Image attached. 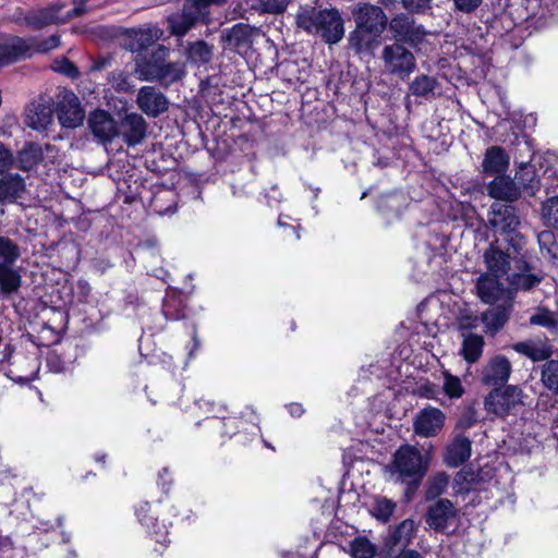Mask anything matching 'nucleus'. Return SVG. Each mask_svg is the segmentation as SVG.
Wrapping results in <instances>:
<instances>
[{
	"mask_svg": "<svg viewBox=\"0 0 558 558\" xmlns=\"http://www.w3.org/2000/svg\"><path fill=\"white\" fill-rule=\"evenodd\" d=\"M295 22L298 27L306 33L319 34L328 45L338 44L344 36L343 19L336 8L301 7L296 13Z\"/></svg>",
	"mask_w": 558,
	"mask_h": 558,
	"instance_id": "nucleus-1",
	"label": "nucleus"
},
{
	"mask_svg": "<svg viewBox=\"0 0 558 558\" xmlns=\"http://www.w3.org/2000/svg\"><path fill=\"white\" fill-rule=\"evenodd\" d=\"M356 27L349 36V43L357 52L372 48L375 38L379 37L387 25V16L381 8L368 3H360L352 11Z\"/></svg>",
	"mask_w": 558,
	"mask_h": 558,
	"instance_id": "nucleus-2",
	"label": "nucleus"
},
{
	"mask_svg": "<svg viewBox=\"0 0 558 558\" xmlns=\"http://www.w3.org/2000/svg\"><path fill=\"white\" fill-rule=\"evenodd\" d=\"M428 459L414 446L403 445L386 465V473L395 483H417L426 474Z\"/></svg>",
	"mask_w": 558,
	"mask_h": 558,
	"instance_id": "nucleus-3",
	"label": "nucleus"
},
{
	"mask_svg": "<svg viewBox=\"0 0 558 558\" xmlns=\"http://www.w3.org/2000/svg\"><path fill=\"white\" fill-rule=\"evenodd\" d=\"M60 44L57 35H51L43 41L35 38L9 37L0 43V66L31 58L36 52H47Z\"/></svg>",
	"mask_w": 558,
	"mask_h": 558,
	"instance_id": "nucleus-4",
	"label": "nucleus"
},
{
	"mask_svg": "<svg viewBox=\"0 0 558 558\" xmlns=\"http://www.w3.org/2000/svg\"><path fill=\"white\" fill-rule=\"evenodd\" d=\"M226 2L227 0H185L182 11L168 19L171 33L183 36L195 25L208 23L210 5H223Z\"/></svg>",
	"mask_w": 558,
	"mask_h": 558,
	"instance_id": "nucleus-5",
	"label": "nucleus"
},
{
	"mask_svg": "<svg viewBox=\"0 0 558 558\" xmlns=\"http://www.w3.org/2000/svg\"><path fill=\"white\" fill-rule=\"evenodd\" d=\"M381 59L386 71L402 80L409 77L416 68L413 52L398 41L383 48Z\"/></svg>",
	"mask_w": 558,
	"mask_h": 558,
	"instance_id": "nucleus-6",
	"label": "nucleus"
},
{
	"mask_svg": "<svg viewBox=\"0 0 558 558\" xmlns=\"http://www.w3.org/2000/svg\"><path fill=\"white\" fill-rule=\"evenodd\" d=\"M523 391L517 386H507L505 389H494L485 398V410L496 416L505 417L515 414L523 404Z\"/></svg>",
	"mask_w": 558,
	"mask_h": 558,
	"instance_id": "nucleus-7",
	"label": "nucleus"
},
{
	"mask_svg": "<svg viewBox=\"0 0 558 558\" xmlns=\"http://www.w3.org/2000/svg\"><path fill=\"white\" fill-rule=\"evenodd\" d=\"M425 520L432 530L449 533L457 527L458 509L449 499H438L428 507Z\"/></svg>",
	"mask_w": 558,
	"mask_h": 558,
	"instance_id": "nucleus-8",
	"label": "nucleus"
},
{
	"mask_svg": "<svg viewBox=\"0 0 558 558\" xmlns=\"http://www.w3.org/2000/svg\"><path fill=\"white\" fill-rule=\"evenodd\" d=\"M506 280L509 284V288L507 289L508 301L512 303L514 292L531 291L542 282L543 277L538 274L532 272V268L529 263L523 258H519L515 260L514 268L508 274Z\"/></svg>",
	"mask_w": 558,
	"mask_h": 558,
	"instance_id": "nucleus-9",
	"label": "nucleus"
},
{
	"mask_svg": "<svg viewBox=\"0 0 558 558\" xmlns=\"http://www.w3.org/2000/svg\"><path fill=\"white\" fill-rule=\"evenodd\" d=\"M445 413L434 407H427L421 410L413 423L414 433L421 437H435L440 433L445 425Z\"/></svg>",
	"mask_w": 558,
	"mask_h": 558,
	"instance_id": "nucleus-10",
	"label": "nucleus"
},
{
	"mask_svg": "<svg viewBox=\"0 0 558 558\" xmlns=\"http://www.w3.org/2000/svg\"><path fill=\"white\" fill-rule=\"evenodd\" d=\"M518 259L517 257H511L508 252L504 251L498 241L492 242L483 254L486 272L498 277H507L511 270V264L513 263L515 265V260Z\"/></svg>",
	"mask_w": 558,
	"mask_h": 558,
	"instance_id": "nucleus-11",
	"label": "nucleus"
},
{
	"mask_svg": "<svg viewBox=\"0 0 558 558\" xmlns=\"http://www.w3.org/2000/svg\"><path fill=\"white\" fill-rule=\"evenodd\" d=\"M58 119L64 128H76L84 120V111L76 95L64 90L60 95L58 102Z\"/></svg>",
	"mask_w": 558,
	"mask_h": 558,
	"instance_id": "nucleus-12",
	"label": "nucleus"
},
{
	"mask_svg": "<svg viewBox=\"0 0 558 558\" xmlns=\"http://www.w3.org/2000/svg\"><path fill=\"white\" fill-rule=\"evenodd\" d=\"M488 223L496 231L509 234L520 226V218L513 206L494 203L488 215Z\"/></svg>",
	"mask_w": 558,
	"mask_h": 558,
	"instance_id": "nucleus-13",
	"label": "nucleus"
},
{
	"mask_svg": "<svg viewBox=\"0 0 558 558\" xmlns=\"http://www.w3.org/2000/svg\"><path fill=\"white\" fill-rule=\"evenodd\" d=\"M389 28L398 43L417 45L425 35L424 28L404 14L393 17L389 23Z\"/></svg>",
	"mask_w": 558,
	"mask_h": 558,
	"instance_id": "nucleus-14",
	"label": "nucleus"
},
{
	"mask_svg": "<svg viewBox=\"0 0 558 558\" xmlns=\"http://www.w3.org/2000/svg\"><path fill=\"white\" fill-rule=\"evenodd\" d=\"M136 104L148 117L156 118L169 107L167 97L154 86H143L137 93Z\"/></svg>",
	"mask_w": 558,
	"mask_h": 558,
	"instance_id": "nucleus-15",
	"label": "nucleus"
},
{
	"mask_svg": "<svg viewBox=\"0 0 558 558\" xmlns=\"http://www.w3.org/2000/svg\"><path fill=\"white\" fill-rule=\"evenodd\" d=\"M93 135L102 144L111 143L119 135V130L112 117L104 110L94 111L88 119Z\"/></svg>",
	"mask_w": 558,
	"mask_h": 558,
	"instance_id": "nucleus-16",
	"label": "nucleus"
},
{
	"mask_svg": "<svg viewBox=\"0 0 558 558\" xmlns=\"http://www.w3.org/2000/svg\"><path fill=\"white\" fill-rule=\"evenodd\" d=\"M511 374L510 361L502 355L490 359L482 369V383L486 386H499L508 381Z\"/></svg>",
	"mask_w": 558,
	"mask_h": 558,
	"instance_id": "nucleus-17",
	"label": "nucleus"
},
{
	"mask_svg": "<svg viewBox=\"0 0 558 558\" xmlns=\"http://www.w3.org/2000/svg\"><path fill=\"white\" fill-rule=\"evenodd\" d=\"M498 276L488 272L482 274L475 284L476 294L480 300L486 304H494L505 294L508 295L507 288L499 281Z\"/></svg>",
	"mask_w": 558,
	"mask_h": 558,
	"instance_id": "nucleus-18",
	"label": "nucleus"
},
{
	"mask_svg": "<svg viewBox=\"0 0 558 558\" xmlns=\"http://www.w3.org/2000/svg\"><path fill=\"white\" fill-rule=\"evenodd\" d=\"M253 27L247 24L238 23L233 25L223 33L226 47L239 54L246 53L253 44Z\"/></svg>",
	"mask_w": 558,
	"mask_h": 558,
	"instance_id": "nucleus-19",
	"label": "nucleus"
},
{
	"mask_svg": "<svg viewBox=\"0 0 558 558\" xmlns=\"http://www.w3.org/2000/svg\"><path fill=\"white\" fill-rule=\"evenodd\" d=\"M169 50L159 46L149 58H138L136 60V73L138 74V78L142 81L154 82L157 80L158 74L160 73V68L162 66L166 58L168 57Z\"/></svg>",
	"mask_w": 558,
	"mask_h": 558,
	"instance_id": "nucleus-20",
	"label": "nucleus"
},
{
	"mask_svg": "<svg viewBox=\"0 0 558 558\" xmlns=\"http://www.w3.org/2000/svg\"><path fill=\"white\" fill-rule=\"evenodd\" d=\"M146 121L137 113L126 114L120 122L119 135L129 146H136L146 135Z\"/></svg>",
	"mask_w": 558,
	"mask_h": 558,
	"instance_id": "nucleus-21",
	"label": "nucleus"
},
{
	"mask_svg": "<svg viewBox=\"0 0 558 558\" xmlns=\"http://www.w3.org/2000/svg\"><path fill=\"white\" fill-rule=\"evenodd\" d=\"M487 194L495 199L505 202H515L520 195V186L514 180L508 175H496L493 181L487 184Z\"/></svg>",
	"mask_w": 558,
	"mask_h": 558,
	"instance_id": "nucleus-22",
	"label": "nucleus"
},
{
	"mask_svg": "<svg viewBox=\"0 0 558 558\" xmlns=\"http://www.w3.org/2000/svg\"><path fill=\"white\" fill-rule=\"evenodd\" d=\"M53 119L52 109L49 104L34 101L25 112V123L34 130H45Z\"/></svg>",
	"mask_w": 558,
	"mask_h": 558,
	"instance_id": "nucleus-23",
	"label": "nucleus"
},
{
	"mask_svg": "<svg viewBox=\"0 0 558 558\" xmlns=\"http://www.w3.org/2000/svg\"><path fill=\"white\" fill-rule=\"evenodd\" d=\"M510 163V157L506 150L499 146H492L486 149L482 168L484 173L489 175H501Z\"/></svg>",
	"mask_w": 558,
	"mask_h": 558,
	"instance_id": "nucleus-24",
	"label": "nucleus"
},
{
	"mask_svg": "<svg viewBox=\"0 0 558 558\" xmlns=\"http://www.w3.org/2000/svg\"><path fill=\"white\" fill-rule=\"evenodd\" d=\"M512 311V303L506 301L504 304L492 307L481 315L482 323L485 325V331L496 333L508 322Z\"/></svg>",
	"mask_w": 558,
	"mask_h": 558,
	"instance_id": "nucleus-25",
	"label": "nucleus"
},
{
	"mask_svg": "<svg viewBox=\"0 0 558 558\" xmlns=\"http://www.w3.org/2000/svg\"><path fill=\"white\" fill-rule=\"evenodd\" d=\"M471 441L468 437L458 435L447 446L445 462L447 465L457 468L463 464L471 457Z\"/></svg>",
	"mask_w": 558,
	"mask_h": 558,
	"instance_id": "nucleus-26",
	"label": "nucleus"
},
{
	"mask_svg": "<svg viewBox=\"0 0 558 558\" xmlns=\"http://www.w3.org/2000/svg\"><path fill=\"white\" fill-rule=\"evenodd\" d=\"M61 8L62 5L56 4L45 9L33 10L25 16V22L34 29H40L53 23H64L66 19L59 17L57 14Z\"/></svg>",
	"mask_w": 558,
	"mask_h": 558,
	"instance_id": "nucleus-27",
	"label": "nucleus"
},
{
	"mask_svg": "<svg viewBox=\"0 0 558 558\" xmlns=\"http://www.w3.org/2000/svg\"><path fill=\"white\" fill-rule=\"evenodd\" d=\"M514 351L534 362L551 360L553 347L545 341L527 340L513 344Z\"/></svg>",
	"mask_w": 558,
	"mask_h": 558,
	"instance_id": "nucleus-28",
	"label": "nucleus"
},
{
	"mask_svg": "<svg viewBox=\"0 0 558 558\" xmlns=\"http://www.w3.org/2000/svg\"><path fill=\"white\" fill-rule=\"evenodd\" d=\"M161 36L162 31L156 26L132 29L129 33L130 43L128 44V48L131 51L144 50L157 41Z\"/></svg>",
	"mask_w": 558,
	"mask_h": 558,
	"instance_id": "nucleus-29",
	"label": "nucleus"
},
{
	"mask_svg": "<svg viewBox=\"0 0 558 558\" xmlns=\"http://www.w3.org/2000/svg\"><path fill=\"white\" fill-rule=\"evenodd\" d=\"M25 182L19 174H8L0 179V202L14 203L25 192Z\"/></svg>",
	"mask_w": 558,
	"mask_h": 558,
	"instance_id": "nucleus-30",
	"label": "nucleus"
},
{
	"mask_svg": "<svg viewBox=\"0 0 558 558\" xmlns=\"http://www.w3.org/2000/svg\"><path fill=\"white\" fill-rule=\"evenodd\" d=\"M13 265L0 264V292L4 295L17 293L22 284L20 270L14 268Z\"/></svg>",
	"mask_w": 558,
	"mask_h": 558,
	"instance_id": "nucleus-31",
	"label": "nucleus"
},
{
	"mask_svg": "<svg viewBox=\"0 0 558 558\" xmlns=\"http://www.w3.org/2000/svg\"><path fill=\"white\" fill-rule=\"evenodd\" d=\"M417 531V525L412 519H405L393 527L390 534V543L393 546L407 547Z\"/></svg>",
	"mask_w": 558,
	"mask_h": 558,
	"instance_id": "nucleus-32",
	"label": "nucleus"
},
{
	"mask_svg": "<svg viewBox=\"0 0 558 558\" xmlns=\"http://www.w3.org/2000/svg\"><path fill=\"white\" fill-rule=\"evenodd\" d=\"M148 510L149 506L147 502H145L136 510L137 518L143 525L151 531V534L157 543H165L167 541L168 534L167 527L165 524L160 525L157 519L147 515Z\"/></svg>",
	"mask_w": 558,
	"mask_h": 558,
	"instance_id": "nucleus-33",
	"label": "nucleus"
},
{
	"mask_svg": "<svg viewBox=\"0 0 558 558\" xmlns=\"http://www.w3.org/2000/svg\"><path fill=\"white\" fill-rule=\"evenodd\" d=\"M514 181L520 186V190H526L531 195H534L539 186L535 169L529 162L520 165L519 170L515 172Z\"/></svg>",
	"mask_w": 558,
	"mask_h": 558,
	"instance_id": "nucleus-34",
	"label": "nucleus"
},
{
	"mask_svg": "<svg viewBox=\"0 0 558 558\" xmlns=\"http://www.w3.org/2000/svg\"><path fill=\"white\" fill-rule=\"evenodd\" d=\"M541 383L553 395L558 396V360L551 359L539 366Z\"/></svg>",
	"mask_w": 558,
	"mask_h": 558,
	"instance_id": "nucleus-35",
	"label": "nucleus"
},
{
	"mask_svg": "<svg viewBox=\"0 0 558 558\" xmlns=\"http://www.w3.org/2000/svg\"><path fill=\"white\" fill-rule=\"evenodd\" d=\"M463 336L461 353L468 363H475L483 353L484 339L482 336L474 333Z\"/></svg>",
	"mask_w": 558,
	"mask_h": 558,
	"instance_id": "nucleus-36",
	"label": "nucleus"
},
{
	"mask_svg": "<svg viewBox=\"0 0 558 558\" xmlns=\"http://www.w3.org/2000/svg\"><path fill=\"white\" fill-rule=\"evenodd\" d=\"M397 508V504L384 496H377L374 498L371 514L378 521L387 523L393 515Z\"/></svg>",
	"mask_w": 558,
	"mask_h": 558,
	"instance_id": "nucleus-37",
	"label": "nucleus"
},
{
	"mask_svg": "<svg viewBox=\"0 0 558 558\" xmlns=\"http://www.w3.org/2000/svg\"><path fill=\"white\" fill-rule=\"evenodd\" d=\"M158 74L157 82L169 86L184 76V66L179 62H169L162 64Z\"/></svg>",
	"mask_w": 558,
	"mask_h": 558,
	"instance_id": "nucleus-38",
	"label": "nucleus"
},
{
	"mask_svg": "<svg viewBox=\"0 0 558 558\" xmlns=\"http://www.w3.org/2000/svg\"><path fill=\"white\" fill-rule=\"evenodd\" d=\"M376 551V546L364 536H359L350 543L352 558H374Z\"/></svg>",
	"mask_w": 558,
	"mask_h": 558,
	"instance_id": "nucleus-39",
	"label": "nucleus"
},
{
	"mask_svg": "<svg viewBox=\"0 0 558 558\" xmlns=\"http://www.w3.org/2000/svg\"><path fill=\"white\" fill-rule=\"evenodd\" d=\"M41 147L37 144H28L20 153L19 161L23 170H31L41 160Z\"/></svg>",
	"mask_w": 558,
	"mask_h": 558,
	"instance_id": "nucleus-40",
	"label": "nucleus"
},
{
	"mask_svg": "<svg viewBox=\"0 0 558 558\" xmlns=\"http://www.w3.org/2000/svg\"><path fill=\"white\" fill-rule=\"evenodd\" d=\"M449 484V476L446 473H437L429 478L425 490V498L433 500L445 493Z\"/></svg>",
	"mask_w": 558,
	"mask_h": 558,
	"instance_id": "nucleus-41",
	"label": "nucleus"
},
{
	"mask_svg": "<svg viewBox=\"0 0 558 558\" xmlns=\"http://www.w3.org/2000/svg\"><path fill=\"white\" fill-rule=\"evenodd\" d=\"M288 5V0H252L251 9L258 13L279 14Z\"/></svg>",
	"mask_w": 558,
	"mask_h": 558,
	"instance_id": "nucleus-42",
	"label": "nucleus"
},
{
	"mask_svg": "<svg viewBox=\"0 0 558 558\" xmlns=\"http://www.w3.org/2000/svg\"><path fill=\"white\" fill-rule=\"evenodd\" d=\"M189 59L197 64H206L213 57V48L205 41H196L190 46Z\"/></svg>",
	"mask_w": 558,
	"mask_h": 558,
	"instance_id": "nucleus-43",
	"label": "nucleus"
},
{
	"mask_svg": "<svg viewBox=\"0 0 558 558\" xmlns=\"http://www.w3.org/2000/svg\"><path fill=\"white\" fill-rule=\"evenodd\" d=\"M20 256L19 246L9 238L0 235V264H15Z\"/></svg>",
	"mask_w": 558,
	"mask_h": 558,
	"instance_id": "nucleus-44",
	"label": "nucleus"
},
{
	"mask_svg": "<svg viewBox=\"0 0 558 558\" xmlns=\"http://www.w3.org/2000/svg\"><path fill=\"white\" fill-rule=\"evenodd\" d=\"M436 85L437 82L434 77L420 75L411 83L410 89L415 96L427 97L434 93Z\"/></svg>",
	"mask_w": 558,
	"mask_h": 558,
	"instance_id": "nucleus-45",
	"label": "nucleus"
},
{
	"mask_svg": "<svg viewBox=\"0 0 558 558\" xmlns=\"http://www.w3.org/2000/svg\"><path fill=\"white\" fill-rule=\"evenodd\" d=\"M532 325L543 326L549 330L558 327V317L555 313L545 307L537 308L536 313L530 317Z\"/></svg>",
	"mask_w": 558,
	"mask_h": 558,
	"instance_id": "nucleus-46",
	"label": "nucleus"
},
{
	"mask_svg": "<svg viewBox=\"0 0 558 558\" xmlns=\"http://www.w3.org/2000/svg\"><path fill=\"white\" fill-rule=\"evenodd\" d=\"M442 388L445 393L451 399L460 398L464 393L460 378L451 375L449 372H444Z\"/></svg>",
	"mask_w": 558,
	"mask_h": 558,
	"instance_id": "nucleus-47",
	"label": "nucleus"
},
{
	"mask_svg": "<svg viewBox=\"0 0 558 558\" xmlns=\"http://www.w3.org/2000/svg\"><path fill=\"white\" fill-rule=\"evenodd\" d=\"M542 211L545 223L558 229V196L547 199L543 204Z\"/></svg>",
	"mask_w": 558,
	"mask_h": 558,
	"instance_id": "nucleus-48",
	"label": "nucleus"
},
{
	"mask_svg": "<svg viewBox=\"0 0 558 558\" xmlns=\"http://www.w3.org/2000/svg\"><path fill=\"white\" fill-rule=\"evenodd\" d=\"M538 244L542 251H546L547 254L556 258L558 253V245L555 241V235L551 231H543L537 236Z\"/></svg>",
	"mask_w": 558,
	"mask_h": 558,
	"instance_id": "nucleus-49",
	"label": "nucleus"
},
{
	"mask_svg": "<svg viewBox=\"0 0 558 558\" xmlns=\"http://www.w3.org/2000/svg\"><path fill=\"white\" fill-rule=\"evenodd\" d=\"M52 69L56 72L62 73L72 78L78 75L77 68L65 58L56 60L53 62Z\"/></svg>",
	"mask_w": 558,
	"mask_h": 558,
	"instance_id": "nucleus-50",
	"label": "nucleus"
},
{
	"mask_svg": "<svg viewBox=\"0 0 558 558\" xmlns=\"http://www.w3.org/2000/svg\"><path fill=\"white\" fill-rule=\"evenodd\" d=\"M483 0H453L454 7L464 13H471L476 10Z\"/></svg>",
	"mask_w": 558,
	"mask_h": 558,
	"instance_id": "nucleus-51",
	"label": "nucleus"
},
{
	"mask_svg": "<svg viewBox=\"0 0 558 558\" xmlns=\"http://www.w3.org/2000/svg\"><path fill=\"white\" fill-rule=\"evenodd\" d=\"M405 9L412 12L424 11L429 8L430 0H402Z\"/></svg>",
	"mask_w": 558,
	"mask_h": 558,
	"instance_id": "nucleus-52",
	"label": "nucleus"
},
{
	"mask_svg": "<svg viewBox=\"0 0 558 558\" xmlns=\"http://www.w3.org/2000/svg\"><path fill=\"white\" fill-rule=\"evenodd\" d=\"M12 162L11 153L0 143V173H2Z\"/></svg>",
	"mask_w": 558,
	"mask_h": 558,
	"instance_id": "nucleus-53",
	"label": "nucleus"
},
{
	"mask_svg": "<svg viewBox=\"0 0 558 558\" xmlns=\"http://www.w3.org/2000/svg\"><path fill=\"white\" fill-rule=\"evenodd\" d=\"M85 1L86 0H74L75 7L73 10L69 11L64 19L70 20L72 17L81 16L85 13Z\"/></svg>",
	"mask_w": 558,
	"mask_h": 558,
	"instance_id": "nucleus-54",
	"label": "nucleus"
},
{
	"mask_svg": "<svg viewBox=\"0 0 558 558\" xmlns=\"http://www.w3.org/2000/svg\"><path fill=\"white\" fill-rule=\"evenodd\" d=\"M481 323V316H465L461 320V327L463 329H473L477 328Z\"/></svg>",
	"mask_w": 558,
	"mask_h": 558,
	"instance_id": "nucleus-55",
	"label": "nucleus"
},
{
	"mask_svg": "<svg viewBox=\"0 0 558 558\" xmlns=\"http://www.w3.org/2000/svg\"><path fill=\"white\" fill-rule=\"evenodd\" d=\"M396 558H424L422 554L414 549H404Z\"/></svg>",
	"mask_w": 558,
	"mask_h": 558,
	"instance_id": "nucleus-56",
	"label": "nucleus"
},
{
	"mask_svg": "<svg viewBox=\"0 0 558 558\" xmlns=\"http://www.w3.org/2000/svg\"><path fill=\"white\" fill-rule=\"evenodd\" d=\"M289 412L292 416L299 417L303 413V408L299 403H292L288 407Z\"/></svg>",
	"mask_w": 558,
	"mask_h": 558,
	"instance_id": "nucleus-57",
	"label": "nucleus"
},
{
	"mask_svg": "<svg viewBox=\"0 0 558 558\" xmlns=\"http://www.w3.org/2000/svg\"><path fill=\"white\" fill-rule=\"evenodd\" d=\"M241 10H242V8H241L240 4L238 5V8L234 9V12H238V16L239 17H243V14L241 13Z\"/></svg>",
	"mask_w": 558,
	"mask_h": 558,
	"instance_id": "nucleus-58",
	"label": "nucleus"
},
{
	"mask_svg": "<svg viewBox=\"0 0 558 558\" xmlns=\"http://www.w3.org/2000/svg\"><path fill=\"white\" fill-rule=\"evenodd\" d=\"M396 198L397 197L395 195H390V196L387 197V202L388 203H393L396 201Z\"/></svg>",
	"mask_w": 558,
	"mask_h": 558,
	"instance_id": "nucleus-59",
	"label": "nucleus"
},
{
	"mask_svg": "<svg viewBox=\"0 0 558 558\" xmlns=\"http://www.w3.org/2000/svg\"><path fill=\"white\" fill-rule=\"evenodd\" d=\"M278 225H279L280 227H286V226H287L286 223H283V222L281 221V219H279V220H278Z\"/></svg>",
	"mask_w": 558,
	"mask_h": 558,
	"instance_id": "nucleus-60",
	"label": "nucleus"
},
{
	"mask_svg": "<svg viewBox=\"0 0 558 558\" xmlns=\"http://www.w3.org/2000/svg\"><path fill=\"white\" fill-rule=\"evenodd\" d=\"M558 426L554 427V434L558 437V430H556Z\"/></svg>",
	"mask_w": 558,
	"mask_h": 558,
	"instance_id": "nucleus-61",
	"label": "nucleus"
},
{
	"mask_svg": "<svg viewBox=\"0 0 558 558\" xmlns=\"http://www.w3.org/2000/svg\"><path fill=\"white\" fill-rule=\"evenodd\" d=\"M159 477H160V478L166 477V474L161 472V473L159 474Z\"/></svg>",
	"mask_w": 558,
	"mask_h": 558,
	"instance_id": "nucleus-62",
	"label": "nucleus"
},
{
	"mask_svg": "<svg viewBox=\"0 0 558 558\" xmlns=\"http://www.w3.org/2000/svg\"><path fill=\"white\" fill-rule=\"evenodd\" d=\"M295 234H296V239L299 240L300 239V234L296 230H294Z\"/></svg>",
	"mask_w": 558,
	"mask_h": 558,
	"instance_id": "nucleus-63",
	"label": "nucleus"
}]
</instances>
